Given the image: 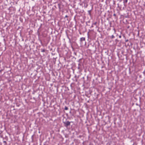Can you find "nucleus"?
Returning a JSON list of instances; mask_svg holds the SVG:
<instances>
[{"label":"nucleus","mask_w":145,"mask_h":145,"mask_svg":"<svg viewBox=\"0 0 145 145\" xmlns=\"http://www.w3.org/2000/svg\"><path fill=\"white\" fill-rule=\"evenodd\" d=\"M70 123L71 122L69 121L63 122V123L64 124V126L66 127H67L68 126H69L70 125Z\"/></svg>","instance_id":"1"},{"label":"nucleus","mask_w":145,"mask_h":145,"mask_svg":"<svg viewBox=\"0 0 145 145\" xmlns=\"http://www.w3.org/2000/svg\"><path fill=\"white\" fill-rule=\"evenodd\" d=\"M85 38L84 37H82L80 39V40L82 42L83 41H85Z\"/></svg>","instance_id":"2"},{"label":"nucleus","mask_w":145,"mask_h":145,"mask_svg":"<svg viewBox=\"0 0 145 145\" xmlns=\"http://www.w3.org/2000/svg\"><path fill=\"white\" fill-rule=\"evenodd\" d=\"M40 50H41V51L42 52H45V50L44 49H40Z\"/></svg>","instance_id":"3"},{"label":"nucleus","mask_w":145,"mask_h":145,"mask_svg":"<svg viewBox=\"0 0 145 145\" xmlns=\"http://www.w3.org/2000/svg\"><path fill=\"white\" fill-rule=\"evenodd\" d=\"M68 109V107L66 106H65V110H67Z\"/></svg>","instance_id":"4"},{"label":"nucleus","mask_w":145,"mask_h":145,"mask_svg":"<svg viewBox=\"0 0 145 145\" xmlns=\"http://www.w3.org/2000/svg\"><path fill=\"white\" fill-rule=\"evenodd\" d=\"M127 2V0H125L123 2L124 4L126 3Z\"/></svg>","instance_id":"5"},{"label":"nucleus","mask_w":145,"mask_h":145,"mask_svg":"<svg viewBox=\"0 0 145 145\" xmlns=\"http://www.w3.org/2000/svg\"><path fill=\"white\" fill-rule=\"evenodd\" d=\"M114 36L113 35H112L111 36V39H113V38H114Z\"/></svg>","instance_id":"6"},{"label":"nucleus","mask_w":145,"mask_h":145,"mask_svg":"<svg viewBox=\"0 0 145 145\" xmlns=\"http://www.w3.org/2000/svg\"><path fill=\"white\" fill-rule=\"evenodd\" d=\"M132 145H137L136 143H134Z\"/></svg>","instance_id":"7"},{"label":"nucleus","mask_w":145,"mask_h":145,"mask_svg":"<svg viewBox=\"0 0 145 145\" xmlns=\"http://www.w3.org/2000/svg\"><path fill=\"white\" fill-rule=\"evenodd\" d=\"M97 24V22H95L93 24L94 25H96Z\"/></svg>","instance_id":"8"},{"label":"nucleus","mask_w":145,"mask_h":145,"mask_svg":"<svg viewBox=\"0 0 145 145\" xmlns=\"http://www.w3.org/2000/svg\"><path fill=\"white\" fill-rule=\"evenodd\" d=\"M113 16H116V14H113Z\"/></svg>","instance_id":"9"},{"label":"nucleus","mask_w":145,"mask_h":145,"mask_svg":"<svg viewBox=\"0 0 145 145\" xmlns=\"http://www.w3.org/2000/svg\"><path fill=\"white\" fill-rule=\"evenodd\" d=\"M119 37L120 38H121V35H120V36H119Z\"/></svg>","instance_id":"10"},{"label":"nucleus","mask_w":145,"mask_h":145,"mask_svg":"<svg viewBox=\"0 0 145 145\" xmlns=\"http://www.w3.org/2000/svg\"><path fill=\"white\" fill-rule=\"evenodd\" d=\"M68 17V16L67 15H66L65 16V17L67 18Z\"/></svg>","instance_id":"11"},{"label":"nucleus","mask_w":145,"mask_h":145,"mask_svg":"<svg viewBox=\"0 0 145 145\" xmlns=\"http://www.w3.org/2000/svg\"><path fill=\"white\" fill-rule=\"evenodd\" d=\"M58 5H59V8H60V5L59 4H58Z\"/></svg>","instance_id":"12"},{"label":"nucleus","mask_w":145,"mask_h":145,"mask_svg":"<svg viewBox=\"0 0 145 145\" xmlns=\"http://www.w3.org/2000/svg\"><path fill=\"white\" fill-rule=\"evenodd\" d=\"M88 33H89L88 32V37L89 36H88Z\"/></svg>","instance_id":"13"},{"label":"nucleus","mask_w":145,"mask_h":145,"mask_svg":"<svg viewBox=\"0 0 145 145\" xmlns=\"http://www.w3.org/2000/svg\"><path fill=\"white\" fill-rule=\"evenodd\" d=\"M128 41V40H126V42H127V41Z\"/></svg>","instance_id":"14"},{"label":"nucleus","mask_w":145,"mask_h":145,"mask_svg":"<svg viewBox=\"0 0 145 145\" xmlns=\"http://www.w3.org/2000/svg\"><path fill=\"white\" fill-rule=\"evenodd\" d=\"M88 12H90V11L89 10V11H88Z\"/></svg>","instance_id":"15"},{"label":"nucleus","mask_w":145,"mask_h":145,"mask_svg":"<svg viewBox=\"0 0 145 145\" xmlns=\"http://www.w3.org/2000/svg\"><path fill=\"white\" fill-rule=\"evenodd\" d=\"M114 31H114V32H115H115H116V31H115V29H114Z\"/></svg>","instance_id":"16"}]
</instances>
